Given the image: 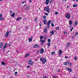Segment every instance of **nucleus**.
<instances>
[{
    "label": "nucleus",
    "instance_id": "1",
    "mask_svg": "<svg viewBox=\"0 0 78 78\" xmlns=\"http://www.w3.org/2000/svg\"><path fill=\"white\" fill-rule=\"evenodd\" d=\"M44 10L46 12H47L48 13H50L51 12L50 7H45L44 8Z\"/></svg>",
    "mask_w": 78,
    "mask_h": 78
},
{
    "label": "nucleus",
    "instance_id": "2",
    "mask_svg": "<svg viewBox=\"0 0 78 78\" xmlns=\"http://www.w3.org/2000/svg\"><path fill=\"white\" fill-rule=\"evenodd\" d=\"M51 22V21L50 20H49L47 23V27L48 28H49L50 27V23Z\"/></svg>",
    "mask_w": 78,
    "mask_h": 78
},
{
    "label": "nucleus",
    "instance_id": "3",
    "mask_svg": "<svg viewBox=\"0 0 78 78\" xmlns=\"http://www.w3.org/2000/svg\"><path fill=\"white\" fill-rule=\"evenodd\" d=\"M66 18H67V19H70V14L69 13H68L66 16Z\"/></svg>",
    "mask_w": 78,
    "mask_h": 78
},
{
    "label": "nucleus",
    "instance_id": "4",
    "mask_svg": "<svg viewBox=\"0 0 78 78\" xmlns=\"http://www.w3.org/2000/svg\"><path fill=\"white\" fill-rule=\"evenodd\" d=\"M47 61V60L45 58H43V60L41 62H42V64H45L46 62Z\"/></svg>",
    "mask_w": 78,
    "mask_h": 78
},
{
    "label": "nucleus",
    "instance_id": "5",
    "mask_svg": "<svg viewBox=\"0 0 78 78\" xmlns=\"http://www.w3.org/2000/svg\"><path fill=\"white\" fill-rule=\"evenodd\" d=\"M69 25L70 26V27H71L72 26V25L73 24V21L72 20H69Z\"/></svg>",
    "mask_w": 78,
    "mask_h": 78
},
{
    "label": "nucleus",
    "instance_id": "6",
    "mask_svg": "<svg viewBox=\"0 0 78 78\" xmlns=\"http://www.w3.org/2000/svg\"><path fill=\"white\" fill-rule=\"evenodd\" d=\"M6 45H7V43H5L3 48H2L3 50H5V48H6Z\"/></svg>",
    "mask_w": 78,
    "mask_h": 78
},
{
    "label": "nucleus",
    "instance_id": "7",
    "mask_svg": "<svg viewBox=\"0 0 78 78\" xmlns=\"http://www.w3.org/2000/svg\"><path fill=\"white\" fill-rule=\"evenodd\" d=\"M39 52L41 54L43 53H44V49L42 48L40 51Z\"/></svg>",
    "mask_w": 78,
    "mask_h": 78
},
{
    "label": "nucleus",
    "instance_id": "8",
    "mask_svg": "<svg viewBox=\"0 0 78 78\" xmlns=\"http://www.w3.org/2000/svg\"><path fill=\"white\" fill-rule=\"evenodd\" d=\"M9 31H8L6 32L5 35V36L6 37H7L9 35Z\"/></svg>",
    "mask_w": 78,
    "mask_h": 78
},
{
    "label": "nucleus",
    "instance_id": "9",
    "mask_svg": "<svg viewBox=\"0 0 78 78\" xmlns=\"http://www.w3.org/2000/svg\"><path fill=\"white\" fill-rule=\"evenodd\" d=\"M39 48V45L38 44H35L33 46V48Z\"/></svg>",
    "mask_w": 78,
    "mask_h": 78
},
{
    "label": "nucleus",
    "instance_id": "10",
    "mask_svg": "<svg viewBox=\"0 0 78 78\" xmlns=\"http://www.w3.org/2000/svg\"><path fill=\"white\" fill-rule=\"evenodd\" d=\"M49 2L50 0H46V1L45 4H46V5H48V3H49Z\"/></svg>",
    "mask_w": 78,
    "mask_h": 78
},
{
    "label": "nucleus",
    "instance_id": "11",
    "mask_svg": "<svg viewBox=\"0 0 78 78\" xmlns=\"http://www.w3.org/2000/svg\"><path fill=\"white\" fill-rule=\"evenodd\" d=\"M58 55H61L62 53V50H59V52H58Z\"/></svg>",
    "mask_w": 78,
    "mask_h": 78
},
{
    "label": "nucleus",
    "instance_id": "12",
    "mask_svg": "<svg viewBox=\"0 0 78 78\" xmlns=\"http://www.w3.org/2000/svg\"><path fill=\"white\" fill-rule=\"evenodd\" d=\"M66 70H68L69 72H72V69L69 68L68 67H66Z\"/></svg>",
    "mask_w": 78,
    "mask_h": 78
},
{
    "label": "nucleus",
    "instance_id": "13",
    "mask_svg": "<svg viewBox=\"0 0 78 78\" xmlns=\"http://www.w3.org/2000/svg\"><path fill=\"white\" fill-rule=\"evenodd\" d=\"M3 46V44L2 42L0 43V48H2V47Z\"/></svg>",
    "mask_w": 78,
    "mask_h": 78
},
{
    "label": "nucleus",
    "instance_id": "14",
    "mask_svg": "<svg viewBox=\"0 0 78 78\" xmlns=\"http://www.w3.org/2000/svg\"><path fill=\"white\" fill-rule=\"evenodd\" d=\"M29 64L30 65H32V64H33V62L31 60H29Z\"/></svg>",
    "mask_w": 78,
    "mask_h": 78
},
{
    "label": "nucleus",
    "instance_id": "15",
    "mask_svg": "<svg viewBox=\"0 0 78 78\" xmlns=\"http://www.w3.org/2000/svg\"><path fill=\"white\" fill-rule=\"evenodd\" d=\"M40 42H41V45H42L45 42V40H41Z\"/></svg>",
    "mask_w": 78,
    "mask_h": 78
},
{
    "label": "nucleus",
    "instance_id": "16",
    "mask_svg": "<svg viewBox=\"0 0 78 78\" xmlns=\"http://www.w3.org/2000/svg\"><path fill=\"white\" fill-rule=\"evenodd\" d=\"M43 21L44 24V25H46V23H47V20H43Z\"/></svg>",
    "mask_w": 78,
    "mask_h": 78
},
{
    "label": "nucleus",
    "instance_id": "17",
    "mask_svg": "<svg viewBox=\"0 0 78 78\" xmlns=\"http://www.w3.org/2000/svg\"><path fill=\"white\" fill-rule=\"evenodd\" d=\"M22 19V17L18 18L16 19V20L19 21V20H20V19Z\"/></svg>",
    "mask_w": 78,
    "mask_h": 78
},
{
    "label": "nucleus",
    "instance_id": "18",
    "mask_svg": "<svg viewBox=\"0 0 78 78\" xmlns=\"http://www.w3.org/2000/svg\"><path fill=\"white\" fill-rule=\"evenodd\" d=\"M5 20V18H0V20Z\"/></svg>",
    "mask_w": 78,
    "mask_h": 78
},
{
    "label": "nucleus",
    "instance_id": "19",
    "mask_svg": "<svg viewBox=\"0 0 78 78\" xmlns=\"http://www.w3.org/2000/svg\"><path fill=\"white\" fill-rule=\"evenodd\" d=\"M50 33L51 34H54L55 33V32H54V31H51Z\"/></svg>",
    "mask_w": 78,
    "mask_h": 78
},
{
    "label": "nucleus",
    "instance_id": "20",
    "mask_svg": "<svg viewBox=\"0 0 78 78\" xmlns=\"http://www.w3.org/2000/svg\"><path fill=\"white\" fill-rule=\"evenodd\" d=\"M32 38H29V42H31V41H32Z\"/></svg>",
    "mask_w": 78,
    "mask_h": 78
},
{
    "label": "nucleus",
    "instance_id": "21",
    "mask_svg": "<svg viewBox=\"0 0 78 78\" xmlns=\"http://www.w3.org/2000/svg\"><path fill=\"white\" fill-rule=\"evenodd\" d=\"M30 55V54H26L25 56V58H27V57H28V56H29Z\"/></svg>",
    "mask_w": 78,
    "mask_h": 78
},
{
    "label": "nucleus",
    "instance_id": "22",
    "mask_svg": "<svg viewBox=\"0 0 78 78\" xmlns=\"http://www.w3.org/2000/svg\"><path fill=\"white\" fill-rule=\"evenodd\" d=\"M74 24L75 25H77L78 24V22H77V21H75Z\"/></svg>",
    "mask_w": 78,
    "mask_h": 78
},
{
    "label": "nucleus",
    "instance_id": "23",
    "mask_svg": "<svg viewBox=\"0 0 78 78\" xmlns=\"http://www.w3.org/2000/svg\"><path fill=\"white\" fill-rule=\"evenodd\" d=\"M77 5L76 4H74V5H73V8H75V7H76V6H77Z\"/></svg>",
    "mask_w": 78,
    "mask_h": 78
},
{
    "label": "nucleus",
    "instance_id": "24",
    "mask_svg": "<svg viewBox=\"0 0 78 78\" xmlns=\"http://www.w3.org/2000/svg\"><path fill=\"white\" fill-rule=\"evenodd\" d=\"M1 64L2 65H4V66H5V63L3 62H2Z\"/></svg>",
    "mask_w": 78,
    "mask_h": 78
},
{
    "label": "nucleus",
    "instance_id": "25",
    "mask_svg": "<svg viewBox=\"0 0 78 78\" xmlns=\"http://www.w3.org/2000/svg\"><path fill=\"white\" fill-rule=\"evenodd\" d=\"M43 38H44V37L43 36H41L40 37V39L41 40H42V39Z\"/></svg>",
    "mask_w": 78,
    "mask_h": 78
},
{
    "label": "nucleus",
    "instance_id": "26",
    "mask_svg": "<svg viewBox=\"0 0 78 78\" xmlns=\"http://www.w3.org/2000/svg\"><path fill=\"white\" fill-rule=\"evenodd\" d=\"M47 45L48 46V47H50V42L48 43Z\"/></svg>",
    "mask_w": 78,
    "mask_h": 78
},
{
    "label": "nucleus",
    "instance_id": "27",
    "mask_svg": "<svg viewBox=\"0 0 78 78\" xmlns=\"http://www.w3.org/2000/svg\"><path fill=\"white\" fill-rule=\"evenodd\" d=\"M55 52L54 51L52 52L51 53V55H55Z\"/></svg>",
    "mask_w": 78,
    "mask_h": 78
},
{
    "label": "nucleus",
    "instance_id": "28",
    "mask_svg": "<svg viewBox=\"0 0 78 78\" xmlns=\"http://www.w3.org/2000/svg\"><path fill=\"white\" fill-rule=\"evenodd\" d=\"M14 15H15V13L12 14V15L11 16V17H14Z\"/></svg>",
    "mask_w": 78,
    "mask_h": 78
},
{
    "label": "nucleus",
    "instance_id": "29",
    "mask_svg": "<svg viewBox=\"0 0 78 78\" xmlns=\"http://www.w3.org/2000/svg\"><path fill=\"white\" fill-rule=\"evenodd\" d=\"M46 31H47V28H45L44 30V33H46Z\"/></svg>",
    "mask_w": 78,
    "mask_h": 78
},
{
    "label": "nucleus",
    "instance_id": "30",
    "mask_svg": "<svg viewBox=\"0 0 78 78\" xmlns=\"http://www.w3.org/2000/svg\"><path fill=\"white\" fill-rule=\"evenodd\" d=\"M43 18L44 19H46V16H45V15L43 16Z\"/></svg>",
    "mask_w": 78,
    "mask_h": 78
},
{
    "label": "nucleus",
    "instance_id": "31",
    "mask_svg": "<svg viewBox=\"0 0 78 78\" xmlns=\"http://www.w3.org/2000/svg\"><path fill=\"white\" fill-rule=\"evenodd\" d=\"M59 27H57L55 29V30H59Z\"/></svg>",
    "mask_w": 78,
    "mask_h": 78
},
{
    "label": "nucleus",
    "instance_id": "32",
    "mask_svg": "<svg viewBox=\"0 0 78 78\" xmlns=\"http://www.w3.org/2000/svg\"><path fill=\"white\" fill-rule=\"evenodd\" d=\"M64 65H65V66H67V63L66 62H64Z\"/></svg>",
    "mask_w": 78,
    "mask_h": 78
},
{
    "label": "nucleus",
    "instance_id": "33",
    "mask_svg": "<svg viewBox=\"0 0 78 78\" xmlns=\"http://www.w3.org/2000/svg\"><path fill=\"white\" fill-rule=\"evenodd\" d=\"M51 26L52 27H54V24L52 23L51 24Z\"/></svg>",
    "mask_w": 78,
    "mask_h": 78
},
{
    "label": "nucleus",
    "instance_id": "34",
    "mask_svg": "<svg viewBox=\"0 0 78 78\" xmlns=\"http://www.w3.org/2000/svg\"><path fill=\"white\" fill-rule=\"evenodd\" d=\"M48 42H51V40H50V39H48Z\"/></svg>",
    "mask_w": 78,
    "mask_h": 78
},
{
    "label": "nucleus",
    "instance_id": "35",
    "mask_svg": "<svg viewBox=\"0 0 78 78\" xmlns=\"http://www.w3.org/2000/svg\"><path fill=\"white\" fill-rule=\"evenodd\" d=\"M43 60H42V58L41 57L40 58V61H41V62H42V61Z\"/></svg>",
    "mask_w": 78,
    "mask_h": 78
},
{
    "label": "nucleus",
    "instance_id": "36",
    "mask_svg": "<svg viewBox=\"0 0 78 78\" xmlns=\"http://www.w3.org/2000/svg\"><path fill=\"white\" fill-rule=\"evenodd\" d=\"M78 34V32L76 33L75 34V36H77Z\"/></svg>",
    "mask_w": 78,
    "mask_h": 78
},
{
    "label": "nucleus",
    "instance_id": "37",
    "mask_svg": "<svg viewBox=\"0 0 78 78\" xmlns=\"http://www.w3.org/2000/svg\"><path fill=\"white\" fill-rule=\"evenodd\" d=\"M64 34H67V32H64Z\"/></svg>",
    "mask_w": 78,
    "mask_h": 78
},
{
    "label": "nucleus",
    "instance_id": "38",
    "mask_svg": "<svg viewBox=\"0 0 78 78\" xmlns=\"http://www.w3.org/2000/svg\"><path fill=\"white\" fill-rule=\"evenodd\" d=\"M74 59H75V60H76H76H77V58L76 57H75L74 58Z\"/></svg>",
    "mask_w": 78,
    "mask_h": 78
},
{
    "label": "nucleus",
    "instance_id": "39",
    "mask_svg": "<svg viewBox=\"0 0 78 78\" xmlns=\"http://www.w3.org/2000/svg\"><path fill=\"white\" fill-rule=\"evenodd\" d=\"M73 29V27H72L71 29V31H72V30Z\"/></svg>",
    "mask_w": 78,
    "mask_h": 78
},
{
    "label": "nucleus",
    "instance_id": "40",
    "mask_svg": "<svg viewBox=\"0 0 78 78\" xmlns=\"http://www.w3.org/2000/svg\"><path fill=\"white\" fill-rule=\"evenodd\" d=\"M55 14L57 15L58 14V12H55Z\"/></svg>",
    "mask_w": 78,
    "mask_h": 78
},
{
    "label": "nucleus",
    "instance_id": "41",
    "mask_svg": "<svg viewBox=\"0 0 78 78\" xmlns=\"http://www.w3.org/2000/svg\"><path fill=\"white\" fill-rule=\"evenodd\" d=\"M70 43H68V44H67V45H68V47H69V45H70Z\"/></svg>",
    "mask_w": 78,
    "mask_h": 78
},
{
    "label": "nucleus",
    "instance_id": "42",
    "mask_svg": "<svg viewBox=\"0 0 78 78\" xmlns=\"http://www.w3.org/2000/svg\"><path fill=\"white\" fill-rule=\"evenodd\" d=\"M2 17V14H0V18H1Z\"/></svg>",
    "mask_w": 78,
    "mask_h": 78
},
{
    "label": "nucleus",
    "instance_id": "43",
    "mask_svg": "<svg viewBox=\"0 0 78 78\" xmlns=\"http://www.w3.org/2000/svg\"><path fill=\"white\" fill-rule=\"evenodd\" d=\"M37 20V18H36L34 19L35 21H36Z\"/></svg>",
    "mask_w": 78,
    "mask_h": 78
},
{
    "label": "nucleus",
    "instance_id": "44",
    "mask_svg": "<svg viewBox=\"0 0 78 78\" xmlns=\"http://www.w3.org/2000/svg\"><path fill=\"white\" fill-rule=\"evenodd\" d=\"M17 72H15V75H17Z\"/></svg>",
    "mask_w": 78,
    "mask_h": 78
},
{
    "label": "nucleus",
    "instance_id": "45",
    "mask_svg": "<svg viewBox=\"0 0 78 78\" xmlns=\"http://www.w3.org/2000/svg\"><path fill=\"white\" fill-rule=\"evenodd\" d=\"M74 38H75V37L74 36H73L72 37V39H73Z\"/></svg>",
    "mask_w": 78,
    "mask_h": 78
},
{
    "label": "nucleus",
    "instance_id": "46",
    "mask_svg": "<svg viewBox=\"0 0 78 78\" xmlns=\"http://www.w3.org/2000/svg\"><path fill=\"white\" fill-rule=\"evenodd\" d=\"M63 2H66L67 0H62Z\"/></svg>",
    "mask_w": 78,
    "mask_h": 78
},
{
    "label": "nucleus",
    "instance_id": "47",
    "mask_svg": "<svg viewBox=\"0 0 78 78\" xmlns=\"http://www.w3.org/2000/svg\"><path fill=\"white\" fill-rule=\"evenodd\" d=\"M45 15H46V16H48V13H45Z\"/></svg>",
    "mask_w": 78,
    "mask_h": 78
},
{
    "label": "nucleus",
    "instance_id": "48",
    "mask_svg": "<svg viewBox=\"0 0 78 78\" xmlns=\"http://www.w3.org/2000/svg\"><path fill=\"white\" fill-rule=\"evenodd\" d=\"M52 2V0H51L50 1V3H51V2Z\"/></svg>",
    "mask_w": 78,
    "mask_h": 78
},
{
    "label": "nucleus",
    "instance_id": "49",
    "mask_svg": "<svg viewBox=\"0 0 78 78\" xmlns=\"http://www.w3.org/2000/svg\"><path fill=\"white\" fill-rule=\"evenodd\" d=\"M29 2L30 3H31V2H32L31 0H30Z\"/></svg>",
    "mask_w": 78,
    "mask_h": 78
},
{
    "label": "nucleus",
    "instance_id": "50",
    "mask_svg": "<svg viewBox=\"0 0 78 78\" xmlns=\"http://www.w3.org/2000/svg\"><path fill=\"white\" fill-rule=\"evenodd\" d=\"M27 68H29V67H30V66H27Z\"/></svg>",
    "mask_w": 78,
    "mask_h": 78
},
{
    "label": "nucleus",
    "instance_id": "51",
    "mask_svg": "<svg viewBox=\"0 0 78 78\" xmlns=\"http://www.w3.org/2000/svg\"><path fill=\"white\" fill-rule=\"evenodd\" d=\"M68 58V57H67V56H66V57H65V58Z\"/></svg>",
    "mask_w": 78,
    "mask_h": 78
},
{
    "label": "nucleus",
    "instance_id": "52",
    "mask_svg": "<svg viewBox=\"0 0 78 78\" xmlns=\"http://www.w3.org/2000/svg\"><path fill=\"white\" fill-rule=\"evenodd\" d=\"M53 78H56V77L54 76H53Z\"/></svg>",
    "mask_w": 78,
    "mask_h": 78
},
{
    "label": "nucleus",
    "instance_id": "53",
    "mask_svg": "<svg viewBox=\"0 0 78 78\" xmlns=\"http://www.w3.org/2000/svg\"><path fill=\"white\" fill-rule=\"evenodd\" d=\"M69 65H70V66H72V63H70L69 64Z\"/></svg>",
    "mask_w": 78,
    "mask_h": 78
},
{
    "label": "nucleus",
    "instance_id": "54",
    "mask_svg": "<svg viewBox=\"0 0 78 78\" xmlns=\"http://www.w3.org/2000/svg\"><path fill=\"white\" fill-rule=\"evenodd\" d=\"M25 1H24V2H23L22 3V4H23V3H25Z\"/></svg>",
    "mask_w": 78,
    "mask_h": 78
},
{
    "label": "nucleus",
    "instance_id": "55",
    "mask_svg": "<svg viewBox=\"0 0 78 78\" xmlns=\"http://www.w3.org/2000/svg\"><path fill=\"white\" fill-rule=\"evenodd\" d=\"M27 9H28V6L27 7Z\"/></svg>",
    "mask_w": 78,
    "mask_h": 78
},
{
    "label": "nucleus",
    "instance_id": "56",
    "mask_svg": "<svg viewBox=\"0 0 78 78\" xmlns=\"http://www.w3.org/2000/svg\"><path fill=\"white\" fill-rule=\"evenodd\" d=\"M31 38H33V36H31V37H30Z\"/></svg>",
    "mask_w": 78,
    "mask_h": 78
},
{
    "label": "nucleus",
    "instance_id": "57",
    "mask_svg": "<svg viewBox=\"0 0 78 78\" xmlns=\"http://www.w3.org/2000/svg\"><path fill=\"white\" fill-rule=\"evenodd\" d=\"M12 12V10H11L10 11V12Z\"/></svg>",
    "mask_w": 78,
    "mask_h": 78
},
{
    "label": "nucleus",
    "instance_id": "58",
    "mask_svg": "<svg viewBox=\"0 0 78 78\" xmlns=\"http://www.w3.org/2000/svg\"><path fill=\"white\" fill-rule=\"evenodd\" d=\"M58 72H60V70H58Z\"/></svg>",
    "mask_w": 78,
    "mask_h": 78
},
{
    "label": "nucleus",
    "instance_id": "59",
    "mask_svg": "<svg viewBox=\"0 0 78 78\" xmlns=\"http://www.w3.org/2000/svg\"><path fill=\"white\" fill-rule=\"evenodd\" d=\"M73 2H75V0H73Z\"/></svg>",
    "mask_w": 78,
    "mask_h": 78
},
{
    "label": "nucleus",
    "instance_id": "60",
    "mask_svg": "<svg viewBox=\"0 0 78 78\" xmlns=\"http://www.w3.org/2000/svg\"><path fill=\"white\" fill-rule=\"evenodd\" d=\"M44 78H47V77H46L45 76V77H44Z\"/></svg>",
    "mask_w": 78,
    "mask_h": 78
},
{
    "label": "nucleus",
    "instance_id": "61",
    "mask_svg": "<svg viewBox=\"0 0 78 78\" xmlns=\"http://www.w3.org/2000/svg\"><path fill=\"white\" fill-rule=\"evenodd\" d=\"M40 27H41V26H42V25L41 24H40Z\"/></svg>",
    "mask_w": 78,
    "mask_h": 78
},
{
    "label": "nucleus",
    "instance_id": "62",
    "mask_svg": "<svg viewBox=\"0 0 78 78\" xmlns=\"http://www.w3.org/2000/svg\"><path fill=\"white\" fill-rule=\"evenodd\" d=\"M76 2H78V0H76Z\"/></svg>",
    "mask_w": 78,
    "mask_h": 78
},
{
    "label": "nucleus",
    "instance_id": "63",
    "mask_svg": "<svg viewBox=\"0 0 78 78\" xmlns=\"http://www.w3.org/2000/svg\"><path fill=\"white\" fill-rule=\"evenodd\" d=\"M2 0H0V2H2Z\"/></svg>",
    "mask_w": 78,
    "mask_h": 78
},
{
    "label": "nucleus",
    "instance_id": "64",
    "mask_svg": "<svg viewBox=\"0 0 78 78\" xmlns=\"http://www.w3.org/2000/svg\"><path fill=\"white\" fill-rule=\"evenodd\" d=\"M27 28V27H25V28Z\"/></svg>",
    "mask_w": 78,
    "mask_h": 78
}]
</instances>
